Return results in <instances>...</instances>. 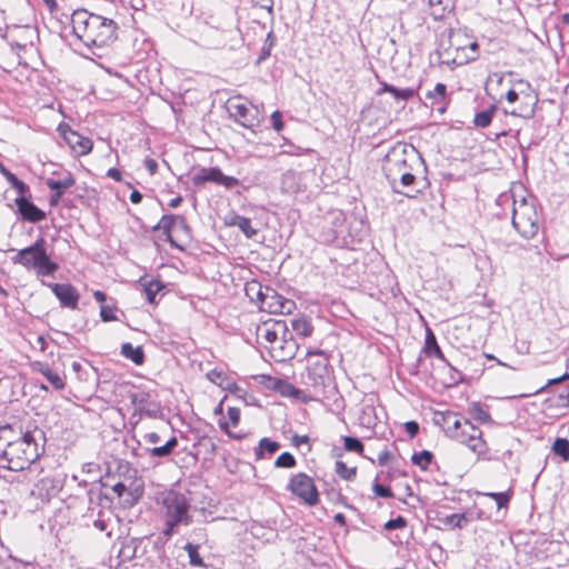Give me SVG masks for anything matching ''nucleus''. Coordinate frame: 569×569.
Instances as JSON below:
<instances>
[{"label":"nucleus","instance_id":"f257e3e1","mask_svg":"<svg viewBox=\"0 0 569 569\" xmlns=\"http://www.w3.org/2000/svg\"><path fill=\"white\" fill-rule=\"evenodd\" d=\"M306 359L302 382L316 393V398H322V401L330 403L336 410H342L345 400L338 390L329 355L320 349H309Z\"/></svg>","mask_w":569,"mask_h":569},{"label":"nucleus","instance_id":"f03ea898","mask_svg":"<svg viewBox=\"0 0 569 569\" xmlns=\"http://www.w3.org/2000/svg\"><path fill=\"white\" fill-rule=\"evenodd\" d=\"M46 433L37 426L28 428L21 436L9 441L0 451V468L10 471L31 470V466L42 456Z\"/></svg>","mask_w":569,"mask_h":569},{"label":"nucleus","instance_id":"7ed1b4c3","mask_svg":"<svg viewBox=\"0 0 569 569\" xmlns=\"http://www.w3.org/2000/svg\"><path fill=\"white\" fill-rule=\"evenodd\" d=\"M71 21L74 36L88 48L107 47L117 38L118 26L112 19L81 9L72 13Z\"/></svg>","mask_w":569,"mask_h":569},{"label":"nucleus","instance_id":"20e7f679","mask_svg":"<svg viewBox=\"0 0 569 569\" xmlns=\"http://www.w3.org/2000/svg\"><path fill=\"white\" fill-rule=\"evenodd\" d=\"M423 166L421 154L412 144L397 142L386 154L382 169L387 180L395 181L396 174L403 171H418Z\"/></svg>","mask_w":569,"mask_h":569},{"label":"nucleus","instance_id":"39448f33","mask_svg":"<svg viewBox=\"0 0 569 569\" xmlns=\"http://www.w3.org/2000/svg\"><path fill=\"white\" fill-rule=\"evenodd\" d=\"M512 227L525 239H532L540 229V216L535 199L530 201L522 197L519 201L513 199Z\"/></svg>","mask_w":569,"mask_h":569},{"label":"nucleus","instance_id":"423d86ee","mask_svg":"<svg viewBox=\"0 0 569 569\" xmlns=\"http://www.w3.org/2000/svg\"><path fill=\"white\" fill-rule=\"evenodd\" d=\"M452 439L466 445L477 455L478 460L492 461L498 459L483 440L481 429L475 426L469 419L463 421L462 427L453 435Z\"/></svg>","mask_w":569,"mask_h":569},{"label":"nucleus","instance_id":"0eeeda50","mask_svg":"<svg viewBox=\"0 0 569 569\" xmlns=\"http://www.w3.org/2000/svg\"><path fill=\"white\" fill-rule=\"evenodd\" d=\"M166 519L178 522L182 526H189L192 517L189 513L190 500L181 492L170 491L162 500Z\"/></svg>","mask_w":569,"mask_h":569},{"label":"nucleus","instance_id":"6e6552de","mask_svg":"<svg viewBox=\"0 0 569 569\" xmlns=\"http://www.w3.org/2000/svg\"><path fill=\"white\" fill-rule=\"evenodd\" d=\"M226 108L229 117L247 129L253 130L260 124L259 110L253 106H248L241 97L229 99Z\"/></svg>","mask_w":569,"mask_h":569},{"label":"nucleus","instance_id":"1a4fd4ad","mask_svg":"<svg viewBox=\"0 0 569 569\" xmlns=\"http://www.w3.org/2000/svg\"><path fill=\"white\" fill-rule=\"evenodd\" d=\"M287 489L310 507L319 502V491L315 481L305 472L293 475L290 478Z\"/></svg>","mask_w":569,"mask_h":569},{"label":"nucleus","instance_id":"9d476101","mask_svg":"<svg viewBox=\"0 0 569 569\" xmlns=\"http://www.w3.org/2000/svg\"><path fill=\"white\" fill-rule=\"evenodd\" d=\"M206 182H213L231 190L240 184V180L236 177L227 176L219 167L201 168L192 176V183L197 187L203 186Z\"/></svg>","mask_w":569,"mask_h":569},{"label":"nucleus","instance_id":"9b49d317","mask_svg":"<svg viewBox=\"0 0 569 569\" xmlns=\"http://www.w3.org/2000/svg\"><path fill=\"white\" fill-rule=\"evenodd\" d=\"M296 308V302L279 295L277 290L267 286L264 289V300L259 309L269 313L289 315Z\"/></svg>","mask_w":569,"mask_h":569},{"label":"nucleus","instance_id":"f8f14e48","mask_svg":"<svg viewBox=\"0 0 569 569\" xmlns=\"http://www.w3.org/2000/svg\"><path fill=\"white\" fill-rule=\"evenodd\" d=\"M47 253L46 240L39 238L34 243L18 251L12 258L13 263L21 264L28 269H34Z\"/></svg>","mask_w":569,"mask_h":569},{"label":"nucleus","instance_id":"ddd939ff","mask_svg":"<svg viewBox=\"0 0 569 569\" xmlns=\"http://www.w3.org/2000/svg\"><path fill=\"white\" fill-rule=\"evenodd\" d=\"M266 347L268 348L271 358L277 362H286L293 359L299 349V345L290 330L287 337H284V335L280 337L279 342H274V345Z\"/></svg>","mask_w":569,"mask_h":569},{"label":"nucleus","instance_id":"4468645a","mask_svg":"<svg viewBox=\"0 0 569 569\" xmlns=\"http://www.w3.org/2000/svg\"><path fill=\"white\" fill-rule=\"evenodd\" d=\"M42 284L51 289L52 293L59 300L61 307L71 310H76L78 308L80 293L71 283H53L42 281Z\"/></svg>","mask_w":569,"mask_h":569},{"label":"nucleus","instance_id":"2eb2a0df","mask_svg":"<svg viewBox=\"0 0 569 569\" xmlns=\"http://www.w3.org/2000/svg\"><path fill=\"white\" fill-rule=\"evenodd\" d=\"M59 131L66 143L78 156H86L91 152L93 142L88 137L81 136L79 132L72 130L68 124H60Z\"/></svg>","mask_w":569,"mask_h":569},{"label":"nucleus","instance_id":"dca6fc26","mask_svg":"<svg viewBox=\"0 0 569 569\" xmlns=\"http://www.w3.org/2000/svg\"><path fill=\"white\" fill-rule=\"evenodd\" d=\"M415 172L416 171H403L396 174L395 181H389L392 190L407 198H416V196L421 192V188H419V181Z\"/></svg>","mask_w":569,"mask_h":569},{"label":"nucleus","instance_id":"f3484780","mask_svg":"<svg viewBox=\"0 0 569 569\" xmlns=\"http://www.w3.org/2000/svg\"><path fill=\"white\" fill-rule=\"evenodd\" d=\"M188 229L184 217L179 214H163L160 221L152 228L153 231L162 230L164 241L169 242L171 247L179 248L178 243L172 237V230L174 228Z\"/></svg>","mask_w":569,"mask_h":569},{"label":"nucleus","instance_id":"a211bd4d","mask_svg":"<svg viewBox=\"0 0 569 569\" xmlns=\"http://www.w3.org/2000/svg\"><path fill=\"white\" fill-rule=\"evenodd\" d=\"M130 402L134 410L140 415H146L150 418H157L160 412V406L151 401V395L148 391H138L129 395Z\"/></svg>","mask_w":569,"mask_h":569},{"label":"nucleus","instance_id":"6ab92c4d","mask_svg":"<svg viewBox=\"0 0 569 569\" xmlns=\"http://www.w3.org/2000/svg\"><path fill=\"white\" fill-rule=\"evenodd\" d=\"M17 213L19 218L28 222H39L46 218V212L38 208L28 197H17Z\"/></svg>","mask_w":569,"mask_h":569},{"label":"nucleus","instance_id":"aec40b11","mask_svg":"<svg viewBox=\"0 0 569 569\" xmlns=\"http://www.w3.org/2000/svg\"><path fill=\"white\" fill-rule=\"evenodd\" d=\"M537 102V94L521 90V99L519 106L512 110L503 109V114L519 117L527 120L531 119L535 116Z\"/></svg>","mask_w":569,"mask_h":569},{"label":"nucleus","instance_id":"412c9836","mask_svg":"<svg viewBox=\"0 0 569 569\" xmlns=\"http://www.w3.org/2000/svg\"><path fill=\"white\" fill-rule=\"evenodd\" d=\"M258 338H262L268 346L279 342L282 335L287 337L289 335V328L284 321H273L272 323H264L257 330Z\"/></svg>","mask_w":569,"mask_h":569},{"label":"nucleus","instance_id":"4be33fe9","mask_svg":"<svg viewBox=\"0 0 569 569\" xmlns=\"http://www.w3.org/2000/svg\"><path fill=\"white\" fill-rule=\"evenodd\" d=\"M143 492L144 488L141 481H130L122 497H119L122 507L132 508L142 498Z\"/></svg>","mask_w":569,"mask_h":569},{"label":"nucleus","instance_id":"5701e85b","mask_svg":"<svg viewBox=\"0 0 569 569\" xmlns=\"http://www.w3.org/2000/svg\"><path fill=\"white\" fill-rule=\"evenodd\" d=\"M470 39H472V30L467 27L451 29L449 32L450 47L457 51L466 50L467 41Z\"/></svg>","mask_w":569,"mask_h":569},{"label":"nucleus","instance_id":"b1692460","mask_svg":"<svg viewBox=\"0 0 569 569\" xmlns=\"http://www.w3.org/2000/svg\"><path fill=\"white\" fill-rule=\"evenodd\" d=\"M422 351L427 357H436L443 363H448V359L445 357L441 348L438 345L437 338L430 328L426 330L425 346Z\"/></svg>","mask_w":569,"mask_h":569},{"label":"nucleus","instance_id":"393cba45","mask_svg":"<svg viewBox=\"0 0 569 569\" xmlns=\"http://www.w3.org/2000/svg\"><path fill=\"white\" fill-rule=\"evenodd\" d=\"M33 369L41 373L56 390L64 389L66 383L63 378L52 370L48 363L36 362Z\"/></svg>","mask_w":569,"mask_h":569},{"label":"nucleus","instance_id":"a878e982","mask_svg":"<svg viewBox=\"0 0 569 569\" xmlns=\"http://www.w3.org/2000/svg\"><path fill=\"white\" fill-rule=\"evenodd\" d=\"M0 566L3 569H21L32 567V562L13 557L11 551L0 542Z\"/></svg>","mask_w":569,"mask_h":569},{"label":"nucleus","instance_id":"bb28decb","mask_svg":"<svg viewBox=\"0 0 569 569\" xmlns=\"http://www.w3.org/2000/svg\"><path fill=\"white\" fill-rule=\"evenodd\" d=\"M226 223L231 227H237L249 239L257 234V229L251 226V220L247 217L233 213Z\"/></svg>","mask_w":569,"mask_h":569},{"label":"nucleus","instance_id":"cd10ccee","mask_svg":"<svg viewBox=\"0 0 569 569\" xmlns=\"http://www.w3.org/2000/svg\"><path fill=\"white\" fill-rule=\"evenodd\" d=\"M466 420L467 418L456 412H447L446 415H443L442 421L445 425L443 428L446 436L452 439L453 435L460 430L463 421Z\"/></svg>","mask_w":569,"mask_h":569},{"label":"nucleus","instance_id":"c85d7f7f","mask_svg":"<svg viewBox=\"0 0 569 569\" xmlns=\"http://www.w3.org/2000/svg\"><path fill=\"white\" fill-rule=\"evenodd\" d=\"M74 183L76 179L69 171H67L61 179L48 178L46 180V184L51 191L60 192L62 194H64L69 188L74 186Z\"/></svg>","mask_w":569,"mask_h":569},{"label":"nucleus","instance_id":"c756f323","mask_svg":"<svg viewBox=\"0 0 569 569\" xmlns=\"http://www.w3.org/2000/svg\"><path fill=\"white\" fill-rule=\"evenodd\" d=\"M290 323L292 328V330L290 331L302 339L310 337L313 332V326L311 323V320L306 316L293 318L291 319Z\"/></svg>","mask_w":569,"mask_h":569},{"label":"nucleus","instance_id":"7c9ffc66","mask_svg":"<svg viewBox=\"0 0 569 569\" xmlns=\"http://www.w3.org/2000/svg\"><path fill=\"white\" fill-rule=\"evenodd\" d=\"M267 286H262L261 282L257 280H252L246 283L244 286V292L246 296L249 298L251 302H254L258 305H262V301L264 300V289Z\"/></svg>","mask_w":569,"mask_h":569},{"label":"nucleus","instance_id":"2f4dec72","mask_svg":"<svg viewBox=\"0 0 569 569\" xmlns=\"http://www.w3.org/2000/svg\"><path fill=\"white\" fill-rule=\"evenodd\" d=\"M121 355L131 360L134 365L140 366L144 362V351L141 346L134 347L130 342H124L121 345Z\"/></svg>","mask_w":569,"mask_h":569},{"label":"nucleus","instance_id":"473e14b6","mask_svg":"<svg viewBox=\"0 0 569 569\" xmlns=\"http://www.w3.org/2000/svg\"><path fill=\"white\" fill-rule=\"evenodd\" d=\"M431 14L435 19H441L446 13L452 11L456 6V0H427Z\"/></svg>","mask_w":569,"mask_h":569},{"label":"nucleus","instance_id":"72a5a7b5","mask_svg":"<svg viewBox=\"0 0 569 569\" xmlns=\"http://www.w3.org/2000/svg\"><path fill=\"white\" fill-rule=\"evenodd\" d=\"M281 186L286 192L298 193L301 191L300 174L293 170H288L282 174Z\"/></svg>","mask_w":569,"mask_h":569},{"label":"nucleus","instance_id":"f704fd0d","mask_svg":"<svg viewBox=\"0 0 569 569\" xmlns=\"http://www.w3.org/2000/svg\"><path fill=\"white\" fill-rule=\"evenodd\" d=\"M438 520L443 526L449 527L451 529H462L467 526L468 522L472 520V517H469L466 512H463L452 513L446 517H439Z\"/></svg>","mask_w":569,"mask_h":569},{"label":"nucleus","instance_id":"c9c22d12","mask_svg":"<svg viewBox=\"0 0 569 569\" xmlns=\"http://www.w3.org/2000/svg\"><path fill=\"white\" fill-rule=\"evenodd\" d=\"M280 449L278 441L271 440L270 438L260 439L258 447L254 449L256 460L264 459L266 453L273 455Z\"/></svg>","mask_w":569,"mask_h":569},{"label":"nucleus","instance_id":"e433bc0d","mask_svg":"<svg viewBox=\"0 0 569 569\" xmlns=\"http://www.w3.org/2000/svg\"><path fill=\"white\" fill-rule=\"evenodd\" d=\"M498 110L496 103L490 104L487 109L476 112L473 124L477 128H487L491 124L492 119Z\"/></svg>","mask_w":569,"mask_h":569},{"label":"nucleus","instance_id":"4c0bfd02","mask_svg":"<svg viewBox=\"0 0 569 569\" xmlns=\"http://www.w3.org/2000/svg\"><path fill=\"white\" fill-rule=\"evenodd\" d=\"M146 299L149 303L154 305L157 302L158 293L164 289V283L159 279H152L142 284Z\"/></svg>","mask_w":569,"mask_h":569},{"label":"nucleus","instance_id":"58836bf2","mask_svg":"<svg viewBox=\"0 0 569 569\" xmlns=\"http://www.w3.org/2000/svg\"><path fill=\"white\" fill-rule=\"evenodd\" d=\"M470 417L480 423H492L490 413L486 410L485 406L480 402H472L468 409Z\"/></svg>","mask_w":569,"mask_h":569},{"label":"nucleus","instance_id":"ea45409f","mask_svg":"<svg viewBox=\"0 0 569 569\" xmlns=\"http://www.w3.org/2000/svg\"><path fill=\"white\" fill-rule=\"evenodd\" d=\"M59 269V264L51 260L48 253L43 256L40 262L34 267L38 276H51Z\"/></svg>","mask_w":569,"mask_h":569},{"label":"nucleus","instance_id":"a19ab883","mask_svg":"<svg viewBox=\"0 0 569 569\" xmlns=\"http://www.w3.org/2000/svg\"><path fill=\"white\" fill-rule=\"evenodd\" d=\"M551 450L563 461H569V440L567 438H557L552 443Z\"/></svg>","mask_w":569,"mask_h":569},{"label":"nucleus","instance_id":"79ce46f5","mask_svg":"<svg viewBox=\"0 0 569 569\" xmlns=\"http://www.w3.org/2000/svg\"><path fill=\"white\" fill-rule=\"evenodd\" d=\"M433 455L429 450H422L415 452L411 457L413 465L419 466L422 470H427L429 465L432 462Z\"/></svg>","mask_w":569,"mask_h":569},{"label":"nucleus","instance_id":"37998d69","mask_svg":"<svg viewBox=\"0 0 569 569\" xmlns=\"http://www.w3.org/2000/svg\"><path fill=\"white\" fill-rule=\"evenodd\" d=\"M184 550L188 552L189 562H190L191 566H193V567H201V568L207 566L204 563L203 559L199 555V546L198 545H193L191 542H188L184 546Z\"/></svg>","mask_w":569,"mask_h":569},{"label":"nucleus","instance_id":"c03bdc74","mask_svg":"<svg viewBox=\"0 0 569 569\" xmlns=\"http://www.w3.org/2000/svg\"><path fill=\"white\" fill-rule=\"evenodd\" d=\"M336 472L341 479L351 481L356 478L357 468L348 467L343 461L337 460L336 461Z\"/></svg>","mask_w":569,"mask_h":569},{"label":"nucleus","instance_id":"a18cd8bd","mask_svg":"<svg viewBox=\"0 0 569 569\" xmlns=\"http://www.w3.org/2000/svg\"><path fill=\"white\" fill-rule=\"evenodd\" d=\"M276 44V37L272 32H269L267 34V38L264 40V43L261 48L260 54L258 57L257 63H261L262 61L267 60L270 54L273 46Z\"/></svg>","mask_w":569,"mask_h":569},{"label":"nucleus","instance_id":"49530a36","mask_svg":"<svg viewBox=\"0 0 569 569\" xmlns=\"http://www.w3.org/2000/svg\"><path fill=\"white\" fill-rule=\"evenodd\" d=\"M447 94V86L445 83L438 82L432 91H429L426 94L427 99L435 100L432 103L443 102L446 100Z\"/></svg>","mask_w":569,"mask_h":569},{"label":"nucleus","instance_id":"de8ad7c7","mask_svg":"<svg viewBox=\"0 0 569 569\" xmlns=\"http://www.w3.org/2000/svg\"><path fill=\"white\" fill-rule=\"evenodd\" d=\"M389 93L392 94V97L396 100L408 101L417 94V89H413V88L400 89L395 86H391Z\"/></svg>","mask_w":569,"mask_h":569},{"label":"nucleus","instance_id":"09e8293b","mask_svg":"<svg viewBox=\"0 0 569 569\" xmlns=\"http://www.w3.org/2000/svg\"><path fill=\"white\" fill-rule=\"evenodd\" d=\"M343 447L347 451L361 453L363 451V443L362 441L352 436H346L343 437Z\"/></svg>","mask_w":569,"mask_h":569},{"label":"nucleus","instance_id":"8fccbe9b","mask_svg":"<svg viewBox=\"0 0 569 569\" xmlns=\"http://www.w3.org/2000/svg\"><path fill=\"white\" fill-rule=\"evenodd\" d=\"M296 465H297V460H296L295 456L287 451L282 452L280 456H278V458L274 461V466L277 468L290 469V468L296 467Z\"/></svg>","mask_w":569,"mask_h":569},{"label":"nucleus","instance_id":"3c124183","mask_svg":"<svg viewBox=\"0 0 569 569\" xmlns=\"http://www.w3.org/2000/svg\"><path fill=\"white\" fill-rule=\"evenodd\" d=\"M279 393L283 397L293 399V398H300L301 395H303V390L295 387L292 383H290L288 380L284 379Z\"/></svg>","mask_w":569,"mask_h":569},{"label":"nucleus","instance_id":"603ef678","mask_svg":"<svg viewBox=\"0 0 569 569\" xmlns=\"http://www.w3.org/2000/svg\"><path fill=\"white\" fill-rule=\"evenodd\" d=\"M485 496L493 499L498 509L506 508L511 499V493L509 492H487Z\"/></svg>","mask_w":569,"mask_h":569},{"label":"nucleus","instance_id":"864d4df0","mask_svg":"<svg viewBox=\"0 0 569 569\" xmlns=\"http://www.w3.org/2000/svg\"><path fill=\"white\" fill-rule=\"evenodd\" d=\"M566 380H569V373H568V372L563 373V375H562V376H560V377H557V378H553V379H549V380L547 381V383H546V385H543L542 387L538 388V389H537L536 391H533V392L527 393V396H532V395H539V393H542V392H545L549 387L555 386V385H558V383H560V382H562V381H566ZM522 396H523V397H526V395H522Z\"/></svg>","mask_w":569,"mask_h":569},{"label":"nucleus","instance_id":"5fc2aeb1","mask_svg":"<svg viewBox=\"0 0 569 569\" xmlns=\"http://www.w3.org/2000/svg\"><path fill=\"white\" fill-rule=\"evenodd\" d=\"M407 527V519L402 516H398L393 519H389L385 525L383 529L388 531L405 529Z\"/></svg>","mask_w":569,"mask_h":569},{"label":"nucleus","instance_id":"6e6d98bb","mask_svg":"<svg viewBox=\"0 0 569 569\" xmlns=\"http://www.w3.org/2000/svg\"><path fill=\"white\" fill-rule=\"evenodd\" d=\"M116 307H111V306H107V305H102L101 306V309H100V318L103 322H110V321H116L118 320L114 311H116Z\"/></svg>","mask_w":569,"mask_h":569},{"label":"nucleus","instance_id":"4d7b16f0","mask_svg":"<svg viewBox=\"0 0 569 569\" xmlns=\"http://www.w3.org/2000/svg\"><path fill=\"white\" fill-rule=\"evenodd\" d=\"M181 526L178 522L166 519L164 528L161 532L164 538V542H167L174 533L178 532V527Z\"/></svg>","mask_w":569,"mask_h":569},{"label":"nucleus","instance_id":"13d9d810","mask_svg":"<svg viewBox=\"0 0 569 569\" xmlns=\"http://www.w3.org/2000/svg\"><path fill=\"white\" fill-rule=\"evenodd\" d=\"M263 379V383L268 389L279 393L284 379L271 376H264Z\"/></svg>","mask_w":569,"mask_h":569},{"label":"nucleus","instance_id":"bf43d9fd","mask_svg":"<svg viewBox=\"0 0 569 569\" xmlns=\"http://www.w3.org/2000/svg\"><path fill=\"white\" fill-rule=\"evenodd\" d=\"M207 378H208L211 382H213V383H216V385H218V386H220V387H223V382L227 380V377H226V375L223 373V371H222V370H218V369H212V370H210V371L207 373Z\"/></svg>","mask_w":569,"mask_h":569},{"label":"nucleus","instance_id":"052dcab7","mask_svg":"<svg viewBox=\"0 0 569 569\" xmlns=\"http://www.w3.org/2000/svg\"><path fill=\"white\" fill-rule=\"evenodd\" d=\"M372 490L376 496L381 497V498H392L393 497V492L389 487L383 486L377 481H375V483L372 486Z\"/></svg>","mask_w":569,"mask_h":569},{"label":"nucleus","instance_id":"680f3d73","mask_svg":"<svg viewBox=\"0 0 569 569\" xmlns=\"http://www.w3.org/2000/svg\"><path fill=\"white\" fill-rule=\"evenodd\" d=\"M467 49L471 51V54L467 56V61H475L479 56V43L477 42L473 34L472 39L467 41Z\"/></svg>","mask_w":569,"mask_h":569},{"label":"nucleus","instance_id":"e2e57ef3","mask_svg":"<svg viewBox=\"0 0 569 569\" xmlns=\"http://www.w3.org/2000/svg\"><path fill=\"white\" fill-rule=\"evenodd\" d=\"M220 429L231 439L240 440L246 437L242 432H233L229 429V423L224 420L219 421Z\"/></svg>","mask_w":569,"mask_h":569},{"label":"nucleus","instance_id":"0e129e2a","mask_svg":"<svg viewBox=\"0 0 569 569\" xmlns=\"http://www.w3.org/2000/svg\"><path fill=\"white\" fill-rule=\"evenodd\" d=\"M271 123H272V128L277 132H280L281 130H283L284 123H283V120H282L281 111L276 110V111H273L271 113Z\"/></svg>","mask_w":569,"mask_h":569},{"label":"nucleus","instance_id":"69168bd1","mask_svg":"<svg viewBox=\"0 0 569 569\" xmlns=\"http://www.w3.org/2000/svg\"><path fill=\"white\" fill-rule=\"evenodd\" d=\"M511 84L517 89L518 92L521 93V90H525V92H531L532 94H536L531 88V84L523 80V79H517L511 81Z\"/></svg>","mask_w":569,"mask_h":569},{"label":"nucleus","instance_id":"338daca9","mask_svg":"<svg viewBox=\"0 0 569 569\" xmlns=\"http://www.w3.org/2000/svg\"><path fill=\"white\" fill-rule=\"evenodd\" d=\"M11 187L18 192V197H27L30 191L29 186L20 179L16 180Z\"/></svg>","mask_w":569,"mask_h":569},{"label":"nucleus","instance_id":"774afa93","mask_svg":"<svg viewBox=\"0 0 569 569\" xmlns=\"http://www.w3.org/2000/svg\"><path fill=\"white\" fill-rule=\"evenodd\" d=\"M11 187L18 192V197H27L30 191L29 186L20 179L16 180Z\"/></svg>","mask_w":569,"mask_h":569}]
</instances>
